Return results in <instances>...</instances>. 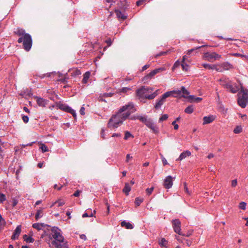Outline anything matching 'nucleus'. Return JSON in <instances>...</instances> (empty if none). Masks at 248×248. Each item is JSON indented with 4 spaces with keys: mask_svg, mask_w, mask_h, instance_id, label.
Returning <instances> with one entry per match:
<instances>
[{
    "mask_svg": "<svg viewBox=\"0 0 248 248\" xmlns=\"http://www.w3.org/2000/svg\"><path fill=\"white\" fill-rule=\"evenodd\" d=\"M188 95H189V94L186 95V98H188L189 99V101L190 102H200V101H201L202 100V98H200V97H196V98H195L194 97V96H193V95H189V96H188Z\"/></svg>",
    "mask_w": 248,
    "mask_h": 248,
    "instance_id": "21",
    "label": "nucleus"
},
{
    "mask_svg": "<svg viewBox=\"0 0 248 248\" xmlns=\"http://www.w3.org/2000/svg\"><path fill=\"white\" fill-rule=\"evenodd\" d=\"M101 137L104 139L105 138V130L104 129H101Z\"/></svg>",
    "mask_w": 248,
    "mask_h": 248,
    "instance_id": "61",
    "label": "nucleus"
},
{
    "mask_svg": "<svg viewBox=\"0 0 248 248\" xmlns=\"http://www.w3.org/2000/svg\"><path fill=\"white\" fill-rule=\"evenodd\" d=\"M238 103L242 108L246 107L248 103V91L243 88L238 93Z\"/></svg>",
    "mask_w": 248,
    "mask_h": 248,
    "instance_id": "4",
    "label": "nucleus"
},
{
    "mask_svg": "<svg viewBox=\"0 0 248 248\" xmlns=\"http://www.w3.org/2000/svg\"><path fill=\"white\" fill-rule=\"evenodd\" d=\"M172 124L174 126V128L175 130H177L179 128V125L176 123V121H173L172 123Z\"/></svg>",
    "mask_w": 248,
    "mask_h": 248,
    "instance_id": "54",
    "label": "nucleus"
},
{
    "mask_svg": "<svg viewBox=\"0 0 248 248\" xmlns=\"http://www.w3.org/2000/svg\"><path fill=\"white\" fill-rule=\"evenodd\" d=\"M71 76L76 77L81 74L80 71L78 69H73L70 71Z\"/></svg>",
    "mask_w": 248,
    "mask_h": 248,
    "instance_id": "27",
    "label": "nucleus"
},
{
    "mask_svg": "<svg viewBox=\"0 0 248 248\" xmlns=\"http://www.w3.org/2000/svg\"><path fill=\"white\" fill-rule=\"evenodd\" d=\"M14 32L16 34L20 36H24V34H26L25 33V31L20 28H17Z\"/></svg>",
    "mask_w": 248,
    "mask_h": 248,
    "instance_id": "25",
    "label": "nucleus"
},
{
    "mask_svg": "<svg viewBox=\"0 0 248 248\" xmlns=\"http://www.w3.org/2000/svg\"><path fill=\"white\" fill-rule=\"evenodd\" d=\"M200 47H196L187 50L186 55H185L183 57V59L181 61V66L183 70L187 71L188 69V65L186 63V61L189 58V55H190L191 53L200 48Z\"/></svg>",
    "mask_w": 248,
    "mask_h": 248,
    "instance_id": "5",
    "label": "nucleus"
},
{
    "mask_svg": "<svg viewBox=\"0 0 248 248\" xmlns=\"http://www.w3.org/2000/svg\"><path fill=\"white\" fill-rule=\"evenodd\" d=\"M237 180L236 179L233 180L232 181V187H235L237 185Z\"/></svg>",
    "mask_w": 248,
    "mask_h": 248,
    "instance_id": "58",
    "label": "nucleus"
},
{
    "mask_svg": "<svg viewBox=\"0 0 248 248\" xmlns=\"http://www.w3.org/2000/svg\"><path fill=\"white\" fill-rule=\"evenodd\" d=\"M149 64H146L144 66H143L142 68V69L141 70V71H144V70H146L147 68H148L150 67Z\"/></svg>",
    "mask_w": 248,
    "mask_h": 248,
    "instance_id": "59",
    "label": "nucleus"
},
{
    "mask_svg": "<svg viewBox=\"0 0 248 248\" xmlns=\"http://www.w3.org/2000/svg\"><path fill=\"white\" fill-rule=\"evenodd\" d=\"M40 148L42 150V151L44 153L48 151V148L44 144H41Z\"/></svg>",
    "mask_w": 248,
    "mask_h": 248,
    "instance_id": "40",
    "label": "nucleus"
},
{
    "mask_svg": "<svg viewBox=\"0 0 248 248\" xmlns=\"http://www.w3.org/2000/svg\"><path fill=\"white\" fill-rule=\"evenodd\" d=\"M246 203L243 202H241L239 203V207L243 210L246 209Z\"/></svg>",
    "mask_w": 248,
    "mask_h": 248,
    "instance_id": "42",
    "label": "nucleus"
},
{
    "mask_svg": "<svg viewBox=\"0 0 248 248\" xmlns=\"http://www.w3.org/2000/svg\"><path fill=\"white\" fill-rule=\"evenodd\" d=\"M115 12L118 18L122 20H124L126 18L127 16L124 15L120 10H115Z\"/></svg>",
    "mask_w": 248,
    "mask_h": 248,
    "instance_id": "23",
    "label": "nucleus"
},
{
    "mask_svg": "<svg viewBox=\"0 0 248 248\" xmlns=\"http://www.w3.org/2000/svg\"><path fill=\"white\" fill-rule=\"evenodd\" d=\"M52 232H54L52 234L53 239L52 240H56L58 241L65 242L63 236L60 233V232L57 231L54 228L52 229Z\"/></svg>",
    "mask_w": 248,
    "mask_h": 248,
    "instance_id": "11",
    "label": "nucleus"
},
{
    "mask_svg": "<svg viewBox=\"0 0 248 248\" xmlns=\"http://www.w3.org/2000/svg\"><path fill=\"white\" fill-rule=\"evenodd\" d=\"M34 98L36 101L37 104L40 107H45L47 104V101L43 98L34 96Z\"/></svg>",
    "mask_w": 248,
    "mask_h": 248,
    "instance_id": "14",
    "label": "nucleus"
},
{
    "mask_svg": "<svg viewBox=\"0 0 248 248\" xmlns=\"http://www.w3.org/2000/svg\"><path fill=\"white\" fill-rule=\"evenodd\" d=\"M95 213V211H93V213H91V214H89L88 213H85L83 214L82 215V217H93V214Z\"/></svg>",
    "mask_w": 248,
    "mask_h": 248,
    "instance_id": "43",
    "label": "nucleus"
},
{
    "mask_svg": "<svg viewBox=\"0 0 248 248\" xmlns=\"http://www.w3.org/2000/svg\"><path fill=\"white\" fill-rule=\"evenodd\" d=\"M224 86L232 93H236L238 91L237 87H233L232 85L230 84L227 83L224 85Z\"/></svg>",
    "mask_w": 248,
    "mask_h": 248,
    "instance_id": "18",
    "label": "nucleus"
},
{
    "mask_svg": "<svg viewBox=\"0 0 248 248\" xmlns=\"http://www.w3.org/2000/svg\"><path fill=\"white\" fill-rule=\"evenodd\" d=\"M168 115L167 114L163 115L159 119V122H161L164 120H166L168 119Z\"/></svg>",
    "mask_w": 248,
    "mask_h": 248,
    "instance_id": "44",
    "label": "nucleus"
},
{
    "mask_svg": "<svg viewBox=\"0 0 248 248\" xmlns=\"http://www.w3.org/2000/svg\"><path fill=\"white\" fill-rule=\"evenodd\" d=\"M154 190V187L148 188L146 189V191L148 195H150L152 193Z\"/></svg>",
    "mask_w": 248,
    "mask_h": 248,
    "instance_id": "46",
    "label": "nucleus"
},
{
    "mask_svg": "<svg viewBox=\"0 0 248 248\" xmlns=\"http://www.w3.org/2000/svg\"><path fill=\"white\" fill-rule=\"evenodd\" d=\"M22 120L25 123H27L29 121V117L27 116H22Z\"/></svg>",
    "mask_w": 248,
    "mask_h": 248,
    "instance_id": "51",
    "label": "nucleus"
},
{
    "mask_svg": "<svg viewBox=\"0 0 248 248\" xmlns=\"http://www.w3.org/2000/svg\"><path fill=\"white\" fill-rule=\"evenodd\" d=\"M145 125L150 129H151L153 132L157 134L159 132L158 127L155 125L154 122L150 119L147 121Z\"/></svg>",
    "mask_w": 248,
    "mask_h": 248,
    "instance_id": "12",
    "label": "nucleus"
},
{
    "mask_svg": "<svg viewBox=\"0 0 248 248\" xmlns=\"http://www.w3.org/2000/svg\"><path fill=\"white\" fill-rule=\"evenodd\" d=\"M50 248H68V244L67 242L58 241L51 240L48 243Z\"/></svg>",
    "mask_w": 248,
    "mask_h": 248,
    "instance_id": "6",
    "label": "nucleus"
},
{
    "mask_svg": "<svg viewBox=\"0 0 248 248\" xmlns=\"http://www.w3.org/2000/svg\"><path fill=\"white\" fill-rule=\"evenodd\" d=\"M191 155L190 152L186 151L181 154L179 157L176 160H182L185 158L187 156H189Z\"/></svg>",
    "mask_w": 248,
    "mask_h": 248,
    "instance_id": "19",
    "label": "nucleus"
},
{
    "mask_svg": "<svg viewBox=\"0 0 248 248\" xmlns=\"http://www.w3.org/2000/svg\"><path fill=\"white\" fill-rule=\"evenodd\" d=\"M184 185H185V187H184V189H185V192H186L187 194H190V193H189V191H188V188H187V186H186V183H185V184H184Z\"/></svg>",
    "mask_w": 248,
    "mask_h": 248,
    "instance_id": "63",
    "label": "nucleus"
},
{
    "mask_svg": "<svg viewBox=\"0 0 248 248\" xmlns=\"http://www.w3.org/2000/svg\"><path fill=\"white\" fill-rule=\"evenodd\" d=\"M91 75V73L89 71L86 72L84 75H83V78L82 79V83L83 84H86L88 82V80L90 78Z\"/></svg>",
    "mask_w": 248,
    "mask_h": 248,
    "instance_id": "26",
    "label": "nucleus"
},
{
    "mask_svg": "<svg viewBox=\"0 0 248 248\" xmlns=\"http://www.w3.org/2000/svg\"><path fill=\"white\" fill-rule=\"evenodd\" d=\"M221 57L219 54L215 52H207L204 53L203 58L210 62H213L216 60H218Z\"/></svg>",
    "mask_w": 248,
    "mask_h": 248,
    "instance_id": "7",
    "label": "nucleus"
},
{
    "mask_svg": "<svg viewBox=\"0 0 248 248\" xmlns=\"http://www.w3.org/2000/svg\"><path fill=\"white\" fill-rule=\"evenodd\" d=\"M242 127L240 126H236L233 130V132L236 134H238L241 132Z\"/></svg>",
    "mask_w": 248,
    "mask_h": 248,
    "instance_id": "39",
    "label": "nucleus"
},
{
    "mask_svg": "<svg viewBox=\"0 0 248 248\" xmlns=\"http://www.w3.org/2000/svg\"><path fill=\"white\" fill-rule=\"evenodd\" d=\"M68 112L71 113L73 116L74 117L75 119L77 118V115L76 111L73 109L71 108H70V109L68 110Z\"/></svg>",
    "mask_w": 248,
    "mask_h": 248,
    "instance_id": "41",
    "label": "nucleus"
},
{
    "mask_svg": "<svg viewBox=\"0 0 248 248\" xmlns=\"http://www.w3.org/2000/svg\"><path fill=\"white\" fill-rule=\"evenodd\" d=\"M173 185V178L172 176L169 175L166 177L164 181L163 186L166 189H169Z\"/></svg>",
    "mask_w": 248,
    "mask_h": 248,
    "instance_id": "13",
    "label": "nucleus"
},
{
    "mask_svg": "<svg viewBox=\"0 0 248 248\" xmlns=\"http://www.w3.org/2000/svg\"><path fill=\"white\" fill-rule=\"evenodd\" d=\"M180 65H181V62H180L179 60H178L175 62L173 66V68H175L178 67Z\"/></svg>",
    "mask_w": 248,
    "mask_h": 248,
    "instance_id": "48",
    "label": "nucleus"
},
{
    "mask_svg": "<svg viewBox=\"0 0 248 248\" xmlns=\"http://www.w3.org/2000/svg\"><path fill=\"white\" fill-rule=\"evenodd\" d=\"M221 64L222 65V67L223 68V71L224 70H228L232 68V65H231L228 62H223V63H221Z\"/></svg>",
    "mask_w": 248,
    "mask_h": 248,
    "instance_id": "24",
    "label": "nucleus"
},
{
    "mask_svg": "<svg viewBox=\"0 0 248 248\" xmlns=\"http://www.w3.org/2000/svg\"><path fill=\"white\" fill-rule=\"evenodd\" d=\"M34 241V239L31 237H29L27 238L26 242L27 243H33Z\"/></svg>",
    "mask_w": 248,
    "mask_h": 248,
    "instance_id": "49",
    "label": "nucleus"
},
{
    "mask_svg": "<svg viewBox=\"0 0 248 248\" xmlns=\"http://www.w3.org/2000/svg\"><path fill=\"white\" fill-rule=\"evenodd\" d=\"M105 42L108 44V46H109L111 45L112 41L110 38H109L105 41Z\"/></svg>",
    "mask_w": 248,
    "mask_h": 248,
    "instance_id": "55",
    "label": "nucleus"
},
{
    "mask_svg": "<svg viewBox=\"0 0 248 248\" xmlns=\"http://www.w3.org/2000/svg\"><path fill=\"white\" fill-rule=\"evenodd\" d=\"M194 108L193 106H189L185 109V112L187 114H191L193 112Z\"/></svg>",
    "mask_w": 248,
    "mask_h": 248,
    "instance_id": "30",
    "label": "nucleus"
},
{
    "mask_svg": "<svg viewBox=\"0 0 248 248\" xmlns=\"http://www.w3.org/2000/svg\"><path fill=\"white\" fill-rule=\"evenodd\" d=\"M167 241L164 238H162L161 239V241L159 242V245L161 247H167Z\"/></svg>",
    "mask_w": 248,
    "mask_h": 248,
    "instance_id": "32",
    "label": "nucleus"
},
{
    "mask_svg": "<svg viewBox=\"0 0 248 248\" xmlns=\"http://www.w3.org/2000/svg\"><path fill=\"white\" fill-rule=\"evenodd\" d=\"M143 201V198H136L135 199V204L136 206H139Z\"/></svg>",
    "mask_w": 248,
    "mask_h": 248,
    "instance_id": "35",
    "label": "nucleus"
},
{
    "mask_svg": "<svg viewBox=\"0 0 248 248\" xmlns=\"http://www.w3.org/2000/svg\"><path fill=\"white\" fill-rule=\"evenodd\" d=\"M214 65L209 64H202V66H203L205 68L208 69H212L214 70Z\"/></svg>",
    "mask_w": 248,
    "mask_h": 248,
    "instance_id": "38",
    "label": "nucleus"
},
{
    "mask_svg": "<svg viewBox=\"0 0 248 248\" xmlns=\"http://www.w3.org/2000/svg\"><path fill=\"white\" fill-rule=\"evenodd\" d=\"M18 203V201L15 199H13V201H12V205L13 206H15L16 205H17Z\"/></svg>",
    "mask_w": 248,
    "mask_h": 248,
    "instance_id": "60",
    "label": "nucleus"
},
{
    "mask_svg": "<svg viewBox=\"0 0 248 248\" xmlns=\"http://www.w3.org/2000/svg\"><path fill=\"white\" fill-rule=\"evenodd\" d=\"M133 157L130 154H127L126 156V162L128 163L130 159H132Z\"/></svg>",
    "mask_w": 248,
    "mask_h": 248,
    "instance_id": "53",
    "label": "nucleus"
},
{
    "mask_svg": "<svg viewBox=\"0 0 248 248\" xmlns=\"http://www.w3.org/2000/svg\"><path fill=\"white\" fill-rule=\"evenodd\" d=\"M214 70H216L217 72H222L223 71L221 64L214 65Z\"/></svg>",
    "mask_w": 248,
    "mask_h": 248,
    "instance_id": "34",
    "label": "nucleus"
},
{
    "mask_svg": "<svg viewBox=\"0 0 248 248\" xmlns=\"http://www.w3.org/2000/svg\"><path fill=\"white\" fill-rule=\"evenodd\" d=\"M153 89L145 86H142L140 89L137 90L136 95L141 101L142 99H147L152 100L157 95V91L152 93Z\"/></svg>",
    "mask_w": 248,
    "mask_h": 248,
    "instance_id": "3",
    "label": "nucleus"
},
{
    "mask_svg": "<svg viewBox=\"0 0 248 248\" xmlns=\"http://www.w3.org/2000/svg\"><path fill=\"white\" fill-rule=\"evenodd\" d=\"M23 40H24V36H21V37H20L18 39V43H21L22 42L23 43Z\"/></svg>",
    "mask_w": 248,
    "mask_h": 248,
    "instance_id": "64",
    "label": "nucleus"
},
{
    "mask_svg": "<svg viewBox=\"0 0 248 248\" xmlns=\"http://www.w3.org/2000/svg\"><path fill=\"white\" fill-rule=\"evenodd\" d=\"M145 0H139L136 2V5L138 6H140L145 1Z\"/></svg>",
    "mask_w": 248,
    "mask_h": 248,
    "instance_id": "50",
    "label": "nucleus"
},
{
    "mask_svg": "<svg viewBox=\"0 0 248 248\" xmlns=\"http://www.w3.org/2000/svg\"><path fill=\"white\" fill-rule=\"evenodd\" d=\"M24 48L26 51H29L32 46V39L29 34H26L24 35L23 43Z\"/></svg>",
    "mask_w": 248,
    "mask_h": 248,
    "instance_id": "10",
    "label": "nucleus"
},
{
    "mask_svg": "<svg viewBox=\"0 0 248 248\" xmlns=\"http://www.w3.org/2000/svg\"><path fill=\"white\" fill-rule=\"evenodd\" d=\"M131 90V88L129 87H123L119 90V93H126Z\"/></svg>",
    "mask_w": 248,
    "mask_h": 248,
    "instance_id": "36",
    "label": "nucleus"
},
{
    "mask_svg": "<svg viewBox=\"0 0 248 248\" xmlns=\"http://www.w3.org/2000/svg\"><path fill=\"white\" fill-rule=\"evenodd\" d=\"M121 225L122 227H124L127 229H132L133 228L132 224H131L129 222H127L125 221H122L121 223Z\"/></svg>",
    "mask_w": 248,
    "mask_h": 248,
    "instance_id": "22",
    "label": "nucleus"
},
{
    "mask_svg": "<svg viewBox=\"0 0 248 248\" xmlns=\"http://www.w3.org/2000/svg\"><path fill=\"white\" fill-rule=\"evenodd\" d=\"M81 193V191L79 190H77L74 193V194L73 195V196H75V197H78L80 193Z\"/></svg>",
    "mask_w": 248,
    "mask_h": 248,
    "instance_id": "56",
    "label": "nucleus"
},
{
    "mask_svg": "<svg viewBox=\"0 0 248 248\" xmlns=\"http://www.w3.org/2000/svg\"><path fill=\"white\" fill-rule=\"evenodd\" d=\"M120 2L121 4L119 5L120 7L122 9H125L126 8V6H128V5L126 4L125 0H122Z\"/></svg>",
    "mask_w": 248,
    "mask_h": 248,
    "instance_id": "37",
    "label": "nucleus"
},
{
    "mask_svg": "<svg viewBox=\"0 0 248 248\" xmlns=\"http://www.w3.org/2000/svg\"><path fill=\"white\" fill-rule=\"evenodd\" d=\"M188 94H189V92L183 86L181 88V90L167 92L162 95L161 98L155 105V109L159 108L165 102L166 98L170 96H173L174 97H186V95Z\"/></svg>",
    "mask_w": 248,
    "mask_h": 248,
    "instance_id": "2",
    "label": "nucleus"
},
{
    "mask_svg": "<svg viewBox=\"0 0 248 248\" xmlns=\"http://www.w3.org/2000/svg\"><path fill=\"white\" fill-rule=\"evenodd\" d=\"M43 215V208L38 209L35 214V219L38 220L39 218L41 217Z\"/></svg>",
    "mask_w": 248,
    "mask_h": 248,
    "instance_id": "29",
    "label": "nucleus"
},
{
    "mask_svg": "<svg viewBox=\"0 0 248 248\" xmlns=\"http://www.w3.org/2000/svg\"><path fill=\"white\" fill-rule=\"evenodd\" d=\"M21 232V226L18 225L16 227V230H15L13 235L11 236V239L12 240H15L17 239L20 233Z\"/></svg>",
    "mask_w": 248,
    "mask_h": 248,
    "instance_id": "16",
    "label": "nucleus"
},
{
    "mask_svg": "<svg viewBox=\"0 0 248 248\" xmlns=\"http://www.w3.org/2000/svg\"><path fill=\"white\" fill-rule=\"evenodd\" d=\"M172 227L173 228L174 231L178 233L179 235H181L183 236H189V235L186 234L182 233L181 232V221L178 219H175L172 220Z\"/></svg>",
    "mask_w": 248,
    "mask_h": 248,
    "instance_id": "8",
    "label": "nucleus"
},
{
    "mask_svg": "<svg viewBox=\"0 0 248 248\" xmlns=\"http://www.w3.org/2000/svg\"><path fill=\"white\" fill-rule=\"evenodd\" d=\"M124 134H124V139L125 140H127L128 139V138H134V136L129 131H125Z\"/></svg>",
    "mask_w": 248,
    "mask_h": 248,
    "instance_id": "33",
    "label": "nucleus"
},
{
    "mask_svg": "<svg viewBox=\"0 0 248 248\" xmlns=\"http://www.w3.org/2000/svg\"><path fill=\"white\" fill-rule=\"evenodd\" d=\"M5 200V195L3 194L0 193V203H2Z\"/></svg>",
    "mask_w": 248,
    "mask_h": 248,
    "instance_id": "45",
    "label": "nucleus"
},
{
    "mask_svg": "<svg viewBox=\"0 0 248 248\" xmlns=\"http://www.w3.org/2000/svg\"><path fill=\"white\" fill-rule=\"evenodd\" d=\"M45 225L44 223H34L32 224V227L34 229H37L38 231L40 230L43 227H44Z\"/></svg>",
    "mask_w": 248,
    "mask_h": 248,
    "instance_id": "28",
    "label": "nucleus"
},
{
    "mask_svg": "<svg viewBox=\"0 0 248 248\" xmlns=\"http://www.w3.org/2000/svg\"><path fill=\"white\" fill-rule=\"evenodd\" d=\"M56 107L67 112H68V110L70 108V107L61 102L56 103Z\"/></svg>",
    "mask_w": 248,
    "mask_h": 248,
    "instance_id": "15",
    "label": "nucleus"
},
{
    "mask_svg": "<svg viewBox=\"0 0 248 248\" xmlns=\"http://www.w3.org/2000/svg\"><path fill=\"white\" fill-rule=\"evenodd\" d=\"M215 118L216 116L214 115L205 116L203 118V122L202 123V124H210L215 120Z\"/></svg>",
    "mask_w": 248,
    "mask_h": 248,
    "instance_id": "17",
    "label": "nucleus"
},
{
    "mask_svg": "<svg viewBox=\"0 0 248 248\" xmlns=\"http://www.w3.org/2000/svg\"><path fill=\"white\" fill-rule=\"evenodd\" d=\"M79 112H80V113L81 115H85V108L83 107H81L80 109Z\"/></svg>",
    "mask_w": 248,
    "mask_h": 248,
    "instance_id": "57",
    "label": "nucleus"
},
{
    "mask_svg": "<svg viewBox=\"0 0 248 248\" xmlns=\"http://www.w3.org/2000/svg\"><path fill=\"white\" fill-rule=\"evenodd\" d=\"M135 119L140 120L141 122L144 123L145 124H146V123L147 122V121H148V120H147L145 117H143V116H137L136 118L135 117L134 118H131V119Z\"/></svg>",
    "mask_w": 248,
    "mask_h": 248,
    "instance_id": "31",
    "label": "nucleus"
},
{
    "mask_svg": "<svg viewBox=\"0 0 248 248\" xmlns=\"http://www.w3.org/2000/svg\"><path fill=\"white\" fill-rule=\"evenodd\" d=\"M164 70V68L163 67H160L159 68L155 69L152 71H151L150 73H149L148 74H147L146 76H144V78L142 79V81L145 83L151 80L152 78L154 77V76L157 73H159L163 71Z\"/></svg>",
    "mask_w": 248,
    "mask_h": 248,
    "instance_id": "9",
    "label": "nucleus"
},
{
    "mask_svg": "<svg viewBox=\"0 0 248 248\" xmlns=\"http://www.w3.org/2000/svg\"><path fill=\"white\" fill-rule=\"evenodd\" d=\"M167 51H162V52H160V53H159L158 54H157L155 55V57H159V56H161L162 55H165L166 54H167Z\"/></svg>",
    "mask_w": 248,
    "mask_h": 248,
    "instance_id": "52",
    "label": "nucleus"
},
{
    "mask_svg": "<svg viewBox=\"0 0 248 248\" xmlns=\"http://www.w3.org/2000/svg\"><path fill=\"white\" fill-rule=\"evenodd\" d=\"M131 190V186L128 183H126L124 185V187L123 189V192L126 195H129V192Z\"/></svg>",
    "mask_w": 248,
    "mask_h": 248,
    "instance_id": "20",
    "label": "nucleus"
},
{
    "mask_svg": "<svg viewBox=\"0 0 248 248\" xmlns=\"http://www.w3.org/2000/svg\"><path fill=\"white\" fill-rule=\"evenodd\" d=\"M135 110L134 105L132 102L123 106L119 109L117 113L112 115L109 120L108 127L110 128L118 127Z\"/></svg>",
    "mask_w": 248,
    "mask_h": 248,
    "instance_id": "1",
    "label": "nucleus"
},
{
    "mask_svg": "<svg viewBox=\"0 0 248 248\" xmlns=\"http://www.w3.org/2000/svg\"><path fill=\"white\" fill-rule=\"evenodd\" d=\"M57 203L58 204V206H62L64 204V202L62 200H59V201L55 202L54 204H56Z\"/></svg>",
    "mask_w": 248,
    "mask_h": 248,
    "instance_id": "47",
    "label": "nucleus"
},
{
    "mask_svg": "<svg viewBox=\"0 0 248 248\" xmlns=\"http://www.w3.org/2000/svg\"><path fill=\"white\" fill-rule=\"evenodd\" d=\"M162 161L164 166L168 164L167 160L164 157L162 158Z\"/></svg>",
    "mask_w": 248,
    "mask_h": 248,
    "instance_id": "62",
    "label": "nucleus"
}]
</instances>
